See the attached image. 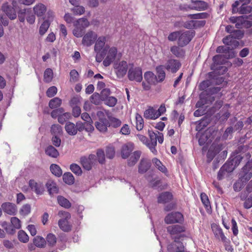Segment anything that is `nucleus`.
I'll return each mask as SVG.
<instances>
[{"label": "nucleus", "instance_id": "28", "mask_svg": "<svg viewBox=\"0 0 252 252\" xmlns=\"http://www.w3.org/2000/svg\"><path fill=\"white\" fill-rule=\"evenodd\" d=\"M90 25V22L86 18H82L74 22V26H77L85 30Z\"/></svg>", "mask_w": 252, "mask_h": 252}, {"label": "nucleus", "instance_id": "49", "mask_svg": "<svg viewBox=\"0 0 252 252\" xmlns=\"http://www.w3.org/2000/svg\"><path fill=\"white\" fill-rule=\"evenodd\" d=\"M46 239L48 245L51 247L55 246L57 242L56 237L52 233L48 234Z\"/></svg>", "mask_w": 252, "mask_h": 252}, {"label": "nucleus", "instance_id": "43", "mask_svg": "<svg viewBox=\"0 0 252 252\" xmlns=\"http://www.w3.org/2000/svg\"><path fill=\"white\" fill-rule=\"evenodd\" d=\"M53 77V72L51 68H47L44 73V80L45 82H50Z\"/></svg>", "mask_w": 252, "mask_h": 252}, {"label": "nucleus", "instance_id": "1", "mask_svg": "<svg viewBox=\"0 0 252 252\" xmlns=\"http://www.w3.org/2000/svg\"><path fill=\"white\" fill-rule=\"evenodd\" d=\"M208 14L206 12L199 13L193 14H189L188 17L191 20L187 21L184 23V27L188 29H196L203 27L205 24V20H196L197 19H205Z\"/></svg>", "mask_w": 252, "mask_h": 252}, {"label": "nucleus", "instance_id": "58", "mask_svg": "<svg viewBox=\"0 0 252 252\" xmlns=\"http://www.w3.org/2000/svg\"><path fill=\"white\" fill-rule=\"evenodd\" d=\"M70 169L72 172L77 175H80L82 174V170L80 167L75 163L71 164L70 166Z\"/></svg>", "mask_w": 252, "mask_h": 252}, {"label": "nucleus", "instance_id": "29", "mask_svg": "<svg viewBox=\"0 0 252 252\" xmlns=\"http://www.w3.org/2000/svg\"><path fill=\"white\" fill-rule=\"evenodd\" d=\"M65 129L70 135H75L77 133V128L74 124L68 122L65 124Z\"/></svg>", "mask_w": 252, "mask_h": 252}, {"label": "nucleus", "instance_id": "53", "mask_svg": "<svg viewBox=\"0 0 252 252\" xmlns=\"http://www.w3.org/2000/svg\"><path fill=\"white\" fill-rule=\"evenodd\" d=\"M103 101L106 105L109 107H114L117 102V99L114 96H109Z\"/></svg>", "mask_w": 252, "mask_h": 252}, {"label": "nucleus", "instance_id": "55", "mask_svg": "<svg viewBox=\"0 0 252 252\" xmlns=\"http://www.w3.org/2000/svg\"><path fill=\"white\" fill-rule=\"evenodd\" d=\"M70 82H76L78 80L79 73L75 69H72L70 71Z\"/></svg>", "mask_w": 252, "mask_h": 252}, {"label": "nucleus", "instance_id": "4", "mask_svg": "<svg viewBox=\"0 0 252 252\" xmlns=\"http://www.w3.org/2000/svg\"><path fill=\"white\" fill-rule=\"evenodd\" d=\"M127 77L130 81L141 82L143 79L141 68L139 67H131L128 71Z\"/></svg>", "mask_w": 252, "mask_h": 252}, {"label": "nucleus", "instance_id": "23", "mask_svg": "<svg viewBox=\"0 0 252 252\" xmlns=\"http://www.w3.org/2000/svg\"><path fill=\"white\" fill-rule=\"evenodd\" d=\"M33 10L34 14L37 17H41L45 14L46 11V7L44 4L39 3L33 7Z\"/></svg>", "mask_w": 252, "mask_h": 252}, {"label": "nucleus", "instance_id": "22", "mask_svg": "<svg viewBox=\"0 0 252 252\" xmlns=\"http://www.w3.org/2000/svg\"><path fill=\"white\" fill-rule=\"evenodd\" d=\"M173 195L168 191L162 192L159 194L158 198V202L159 203H166L171 200Z\"/></svg>", "mask_w": 252, "mask_h": 252}, {"label": "nucleus", "instance_id": "40", "mask_svg": "<svg viewBox=\"0 0 252 252\" xmlns=\"http://www.w3.org/2000/svg\"><path fill=\"white\" fill-rule=\"evenodd\" d=\"M50 169L52 174L55 175L56 176L60 177L62 175V170L58 165L52 164L50 165Z\"/></svg>", "mask_w": 252, "mask_h": 252}, {"label": "nucleus", "instance_id": "11", "mask_svg": "<svg viewBox=\"0 0 252 252\" xmlns=\"http://www.w3.org/2000/svg\"><path fill=\"white\" fill-rule=\"evenodd\" d=\"M181 63L177 60L169 59L165 63L164 67L169 72L176 73L181 67Z\"/></svg>", "mask_w": 252, "mask_h": 252}, {"label": "nucleus", "instance_id": "41", "mask_svg": "<svg viewBox=\"0 0 252 252\" xmlns=\"http://www.w3.org/2000/svg\"><path fill=\"white\" fill-rule=\"evenodd\" d=\"M62 99L59 97H55L50 100L49 106L51 109L57 108L60 107L62 104Z\"/></svg>", "mask_w": 252, "mask_h": 252}, {"label": "nucleus", "instance_id": "27", "mask_svg": "<svg viewBox=\"0 0 252 252\" xmlns=\"http://www.w3.org/2000/svg\"><path fill=\"white\" fill-rule=\"evenodd\" d=\"M141 155V152L140 151H136L134 152L133 154L128 160V165L129 166H132L135 165L138 160L139 159Z\"/></svg>", "mask_w": 252, "mask_h": 252}, {"label": "nucleus", "instance_id": "26", "mask_svg": "<svg viewBox=\"0 0 252 252\" xmlns=\"http://www.w3.org/2000/svg\"><path fill=\"white\" fill-rule=\"evenodd\" d=\"M45 154L53 158H57L59 156V152L53 146L49 145L45 149Z\"/></svg>", "mask_w": 252, "mask_h": 252}, {"label": "nucleus", "instance_id": "37", "mask_svg": "<svg viewBox=\"0 0 252 252\" xmlns=\"http://www.w3.org/2000/svg\"><path fill=\"white\" fill-rule=\"evenodd\" d=\"M200 198L202 203L208 212H210L211 207L207 195L205 193H201Z\"/></svg>", "mask_w": 252, "mask_h": 252}, {"label": "nucleus", "instance_id": "60", "mask_svg": "<svg viewBox=\"0 0 252 252\" xmlns=\"http://www.w3.org/2000/svg\"><path fill=\"white\" fill-rule=\"evenodd\" d=\"M97 158L100 163H103L105 161V154L104 151L101 149L97 151L96 158Z\"/></svg>", "mask_w": 252, "mask_h": 252}, {"label": "nucleus", "instance_id": "20", "mask_svg": "<svg viewBox=\"0 0 252 252\" xmlns=\"http://www.w3.org/2000/svg\"><path fill=\"white\" fill-rule=\"evenodd\" d=\"M192 3V9L197 11L205 10L208 8V4L207 2L202 0H191Z\"/></svg>", "mask_w": 252, "mask_h": 252}, {"label": "nucleus", "instance_id": "13", "mask_svg": "<svg viewBox=\"0 0 252 252\" xmlns=\"http://www.w3.org/2000/svg\"><path fill=\"white\" fill-rule=\"evenodd\" d=\"M96 159V156L90 155L88 157H83L80 159L81 163L83 167L87 170H90L92 168V165Z\"/></svg>", "mask_w": 252, "mask_h": 252}, {"label": "nucleus", "instance_id": "54", "mask_svg": "<svg viewBox=\"0 0 252 252\" xmlns=\"http://www.w3.org/2000/svg\"><path fill=\"white\" fill-rule=\"evenodd\" d=\"M18 239L23 243H27L29 241V236L23 230H20L18 234Z\"/></svg>", "mask_w": 252, "mask_h": 252}, {"label": "nucleus", "instance_id": "24", "mask_svg": "<svg viewBox=\"0 0 252 252\" xmlns=\"http://www.w3.org/2000/svg\"><path fill=\"white\" fill-rule=\"evenodd\" d=\"M144 116L146 119L149 120H155L158 118L156 110L152 107H149L145 111Z\"/></svg>", "mask_w": 252, "mask_h": 252}, {"label": "nucleus", "instance_id": "17", "mask_svg": "<svg viewBox=\"0 0 252 252\" xmlns=\"http://www.w3.org/2000/svg\"><path fill=\"white\" fill-rule=\"evenodd\" d=\"M148 134L150 138L149 141L151 146V152L155 155H156L158 154L157 150L156 149V146L157 145V134L151 130H148Z\"/></svg>", "mask_w": 252, "mask_h": 252}, {"label": "nucleus", "instance_id": "34", "mask_svg": "<svg viewBox=\"0 0 252 252\" xmlns=\"http://www.w3.org/2000/svg\"><path fill=\"white\" fill-rule=\"evenodd\" d=\"M57 200L59 204L64 208L68 209L70 208L71 206L69 201L63 196H58Z\"/></svg>", "mask_w": 252, "mask_h": 252}, {"label": "nucleus", "instance_id": "30", "mask_svg": "<svg viewBox=\"0 0 252 252\" xmlns=\"http://www.w3.org/2000/svg\"><path fill=\"white\" fill-rule=\"evenodd\" d=\"M144 79L149 83L155 85L157 82V76L151 71H147L144 73Z\"/></svg>", "mask_w": 252, "mask_h": 252}, {"label": "nucleus", "instance_id": "6", "mask_svg": "<svg viewBox=\"0 0 252 252\" xmlns=\"http://www.w3.org/2000/svg\"><path fill=\"white\" fill-rule=\"evenodd\" d=\"M184 220L183 214L179 212L169 213L164 218V221L166 224L182 223Z\"/></svg>", "mask_w": 252, "mask_h": 252}, {"label": "nucleus", "instance_id": "36", "mask_svg": "<svg viewBox=\"0 0 252 252\" xmlns=\"http://www.w3.org/2000/svg\"><path fill=\"white\" fill-rule=\"evenodd\" d=\"M244 19V16H232L229 18V20L231 23H235V27L236 28L240 29L242 27V22Z\"/></svg>", "mask_w": 252, "mask_h": 252}, {"label": "nucleus", "instance_id": "57", "mask_svg": "<svg viewBox=\"0 0 252 252\" xmlns=\"http://www.w3.org/2000/svg\"><path fill=\"white\" fill-rule=\"evenodd\" d=\"M137 136L138 139L142 142V143L145 145L151 151V146L150 144L149 140L148 139L147 137L142 134H137Z\"/></svg>", "mask_w": 252, "mask_h": 252}, {"label": "nucleus", "instance_id": "2", "mask_svg": "<svg viewBox=\"0 0 252 252\" xmlns=\"http://www.w3.org/2000/svg\"><path fill=\"white\" fill-rule=\"evenodd\" d=\"M110 114L108 110L99 111L97 112L96 115L98 118V121L95 122V126L100 132H106L108 127L110 126L108 120L106 118V116Z\"/></svg>", "mask_w": 252, "mask_h": 252}, {"label": "nucleus", "instance_id": "51", "mask_svg": "<svg viewBox=\"0 0 252 252\" xmlns=\"http://www.w3.org/2000/svg\"><path fill=\"white\" fill-rule=\"evenodd\" d=\"M71 114L68 112L64 113V112L59 116L58 122L61 124H64L67 120L71 118Z\"/></svg>", "mask_w": 252, "mask_h": 252}, {"label": "nucleus", "instance_id": "35", "mask_svg": "<svg viewBox=\"0 0 252 252\" xmlns=\"http://www.w3.org/2000/svg\"><path fill=\"white\" fill-rule=\"evenodd\" d=\"M46 186L50 194L57 193L58 192V188L54 182L48 181L46 183Z\"/></svg>", "mask_w": 252, "mask_h": 252}, {"label": "nucleus", "instance_id": "32", "mask_svg": "<svg viewBox=\"0 0 252 252\" xmlns=\"http://www.w3.org/2000/svg\"><path fill=\"white\" fill-rule=\"evenodd\" d=\"M58 224L60 228L64 232H68L71 230V226L69 224L68 220L61 219L59 220Z\"/></svg>", "mask_w": 252, "mask_h": 252}, {"label": "nucleus", "instance_id": "12", "mask_svg": "<svg viewBox=\"0 0 252 252\" xmlns=\"http://www.w3.org/2000/svg\"><path fill=\"white\" fill-rule=\"evenodd\" d=\"M106 58L104 59L103 64L105 66H108L115 59L118 52L117 48L112 47L109 48Z\"/></svg>", "mask_w": 252, "mask_h": 252}, {"label": "nucleus", "instance_id": "63", "mask_svg": "<svg viewBox=\"0 0 252 252\" xmlns=\"http://www.w3.org/2000/svg\"><path fill=\"white\" fill-rule=\"evenodd\" d=\"M75 28L73 30V35L77 37H82L84 34V30L77 26H74Z\"/></svg>", "mask_w": 252, "mask_h": 252}, {"label": "nucleus", "instance_id": "59", "mask_svg": "<svg viewBox=\"0 0 252 252\" xmlns=\"http://www.w3.org/2000/svg\"><path fill=\"white\" fill-rule=\"evenodd\" d=\"M115 154V149L112 146L107 147L106 149V156L107 158L112 159Z\"/></svg>", "mask_w": 252, "mask_h": 252}, {"label": "nucleus", "instance_id": "64", "mask_svg": "<svg viewBox=\"0 0 252 252\" xmlns=\"http://www.w3.org/2000/svg\"><path fill=\"white\" fill-rule=\"evenodd\" d=\"M231 158L230 161L235 166V168L238 166L243 159V157L241 155H237L234 158L231 157Z\"/></svg>", "mask_w": 252, "mask_h": 252}, {"label": "nucleus", "instance_id": "47", "mask_svg": "<svg viewBox=\"0 0 252 252\" xmlns=\"http://www.w3.org/2000/svg\"><path fill=\"white\" fill-rule=\"evenodd\" d=\"M252 10V7L248 5L247 4L243 3L239 8V13L241 14H247L250 13Z\"/></svg>", "mask_w": 252, "mask_h": 252}, {"label": "nucleus", "instance_id": "5", "mask_svg": "<svg viewBox=\"0 0 252 252\" xmlns=\"http://www.w3.org/2000/svg\"><path fill=\"white\" fill-rule=\"evenodd\" d=\"M252 168V161H249L239 173V179L243 183L247 182L252 177V173L250 172Z\"/></svg>", "mask_w": 252, "mask_h": 252}, {"label": "nucleus", "instance_id": "61", "mask_svg": "<svg viewBox=\"0 0 252 252\" xmlns=\"http://www.w3.org/2000/svg\"><path fill=\"white\" fill-rule=\"evenodd\" d=\"M31 206L29 204H25L21 208L20 213L22 215L26 216L31 212Z\"/></svg>", "mask_w": 252, "mask_h": 252}, {"label": "nucleus", "instance_id": "8", "mask_svg": "<svg viewBox=\"0 0 252 252\" xmlns=\"http://www.w3.org/2000/svg\"><path fill=\"white\" fill-rule=\"evenodd\" d=\"M226 59L225 56L222 55H217L215 56L213 58V64L212 65V69L214 70H221L222 69L223 72L227 71V69L226 67L223 66H220V65L223 64L225 62Z\"/></svg>", "mask_w": 252, "mask_h": 252}, {"label": "nucleus", "instance_id": "56", "mask_svg": "<svg viewBox=\"0 0 252 252\" xmlns=\"http://www.w3.org/2000/svg\"><path fill=\"white\" fill-rule=\"evenodd\" d=\"M11 225L15 229H20L21 227V221L19 219L16 217H12L11 218Z\"/></svg>", "mask_w": 252, "mask_h": 252}, {"label": "nucleus", "instance_id": "44", "mask_svg": "<svg viewBox=\"0 0 252 252\" xmlns=\"http://www.w3.org/2000/svg\"><path fill=\"white\" fill-rule=\"evenodd\" d=\"M107 117L110 126L114 127H118L121 126L122 122L119 119L111 116L110 114L107 116Z\"/></svg>", "mask_w": 252, "mask_h": 252}, {"label": "nucleus", "instance_id": "18", "mask_svg": "<svg viewBox=\"0 0 252 252\" xmlns=\"http://www.w3.org/2000/svg\"><path fill=\"white\" fill-rule=\"evenodd\" d=\"M134 149V144L128 142L124 144L121 149V156L123 158H127Z\"/></svg>", "mask_w": 252, "mask_h": 252}, {"label": "nucleus", "instance_id": "62", "mask_svg": "<svg viewBox=\"0 0 252 252\" xmlns=\"http://www.w3.org/2000/svg\"><path fill=\"white\" fill-rule=\"evenodd\" d=\"M2 226L8 233L13 234L15 232V229L14 227L12 225H8L5 221L2 223Z\"/></svg>", "mask_w": 252, "mask_h": 252}, {"label": "nucleus", "instance_id": "31", "mask_svg": "<svg viewBox=\"0 0 252 252\" xmlns=\"http://www.w3.org/2000/svg\"><path fill=\"white\" fill-rule=\"evenodd\" d=\"M170 51L171 53L177 58H182L185 55V51L181 48L179 46H173L171 47Z\"/></svg>", "mask_w": 252, "mask_h": 252}, {"label": "nucleus", "instance_id": "39", "mask_svg": "<svg viewBox=\"0 0 252 252\" xmlns=\"http://www.w3.org/2000/svg\"><path fill=\"white\" fill-rule=\"evenodd\" d=\"M222 42L225 45H238V42L234 39L232 34L228 35L223 38Z\"/></svg>", "mask_w": 252, "mask_h": 252}, {"label": "nucleus", "instance_id": "19", "mask_svg": "<svg viewBox=\"0 0 252 252\" xmlns=\"http://www.w3.org/2000/svg\"><path fill=\"white\" fill-rule=\"evenodd\" d=\"M1 208L4 212L10 215H15L17 212L16 205L10 202L2 203Z\"/></svg>", "mask_w": 252, "mask_h": 252}, {"label": "nucleus", "instance_id": "15", "mask_svg": "<svg viewBox=\"0 0 252 252\" xmlns=\"http://www.w3.org/2000/svg\"><path fill=\"white\" fill-rule=\"evenodd\" d=\"M216 52L218 53H223V55L225 56L227 59L233 58L235 56V51L229 47L220 46L217 48Z\"/></svg>", "mask_w": 252, "mask_h": 252}, {"label": "nucleus", "instance_id": "14", "mask_svg": "<svg viewBox=\"0 0 252 252\" xmlns=\"http://www.w3.org/2000/svg\"><path fill=\"white\" fill-rule=\"evenodd\" d=\"M29 185L31 189L37 195L43 194L44 191V187L42 183L37 182L34 180H30L29 182Z\"/></svg>", "mask_w": 252, "mask_h": 252}, {"label": "nucleus", "instance_id": "10", "mask_svg": "<svg viewBox=\"0 0 252 252\" xmlns=\"http://www.w3.org/2000/svg\"><path fill=\"white\" fill-rule=\"evenodd\" d=\"M106 41V37L104 36H99L96 39L94 47V50L95 53H99L103 50L105 52H107L109 46L108 45H105Z\"/></svg>", "mask_w": 252, "mask_h": 252}, {"label": "nucleus", "instance_id": "9", "mask_svg": "<svg viewBox=\"0 0 252 252\" xmlns=\"http://www.w3.org/2000/svg\"><path fill=\"white\" fill-rule=\"evenodd\" d=\"M97 38V34L92 31H89L83 36L82 44L86 46L89 47L93 45Z\"/></svg>", "mask_w": 252, "mask_h": 252}, {"label": "nucleus", "instance_id": "25", "mask_svg": "<svg viewBox=\"0 0 252 252\" xmlns=\"http://www.w3.org/2000/svg\"><path fill=\"white\" fill-rule=\"evenodd\" d=\"M163 65H158L156 67V70L157 72V82H162L165 78V72L164 71Z\"/></svg>", "mask_w": 252, "mask_h": 252}, {"label": "nucleus", "instance_id": "33", "mask_svg": "<svg viewBox=\"0 0 252 252\" xmlns=\"http://www.w3.org/2000/svg\"><path fill=\"white\" fill-rule=\"evenodd\" d=\"M152 162L155 166L161 172L166 174L168 172L166 167L162 164L161 162L157 158H154Z\"/></svg>", "mask_w": 252, "mask_h": 252}, {"label": "nucleus", "instance_id": "21", "mask_svg": "<svg viewBox=\"0 0 252 252\" xmlns=\"http://www.w3.org/2000/svg\"><path fill=\"white\" fill-rule=\"evenodd\" d=\"M151 164L149 160L146 159H142L138 165V172L143 174L146 172L151 167Z\"/></svg>", "mask_w": 252, "mask_h": 252}, {"label": "nucleus", "instance_id": "3", "mask_svg": "<svg viewBox=\"0 0 252 252\" xmlns=\"http://www.w3.org/2000/svg\"><path fill=\"white\" fill-rule=\"evenodd\" d=\"M194 35V32L190 31H180V35L178 40V45L180 47L185 46L190 41Z\"/></svg>", "mask_w": 252, "mask_h": 252}, {"label": "nucleus", "instance_id": "50", "mask_svg": "<svg viewBox=\"0 0 252 252\" xmlns=\"http://www.w3.org/2000/svg\"><path fill=\"white\" fill-rule=\"evenodd\" d=\"M71 11L75 15H81L85 12V8L83 6L76 5L71 9Z\"/></svg>", "mask_w": 252, "mask_h": 252}, {"label": "nucleus", "instance_id": "45", "mask_svg": "<svg viewBox=\"0 0 252 252\" xmlns=\"http://www.w3.org/2000/svg\"><path fill=\"white\" fill-rule=\"evenodd\" d=\"M135 119L136 129L138 130H142L144 126V121L142 116L139 114H136Z\"/></svg>", "mask_w": 252, "mask_h": 252}, {"label": "nucleus", "instance_id": "42", "mask_svg": "<svg viewBox=\"0 0 252 252\" xmlns=\"http://www.w3.org/2000/svg\"><path fill=\"white\" fill-rule=\"evenodd\" d=\"M63 181L68 185H72L74 183V178L70 172L65 173L63 176Z\"/></svg>", "mask_w": 252, "mask_h": 252}, {"label": "nucleus", "instance_id": "7", "mask_svg": "<svg viewBox=\"0 0 252 252\" xmlns=\"http://www.w3.org/2000/svg\"><path fill=\"white\" fill-rule=\"evenodd\" d=\"M127 69L128 65L126 61L117 62L114 64V69L119 78L123 77L126 74Z\"/></svg>", "mask_w": 252, "mask_h": 252}, {"label": "nucleus", "instance_id": "52", "mask_svg": "<svg viewBox=\"0 0 252 252\" xmlns=\"http://www.w3.org/2000/svg\"><path fill=\"white\" fill-rule=\"evenodd\" d=\"M50 26L49 22L48 20H45L39 28V33L41 35H44L47 31Z\"/></svg>", "mask_w": 252, "mask_h": 252}, {"label": "nucleus", "instance_id": "38", "mask_svg": "<svg viewBox=\"0 0 252 252\" xmlns=\"http://www.w3.org/2000/svg\"><path fill=\"white\" fill-rule=\"evenodd\" d=\"M33 244L37 247L42 248L46 245L45 240L42 237L37 236L33 240Z\"/></svg>", "mask_w": 252, "mask_h": 252}, {"label": "nucleus", "instance_id": "46", "mask_svg": "<svg viewBox=\"0 0 252 252\" xmlns=\"http://www.w3.org/2000/svg\"><path fill=\"white\" fill-rule=\"evenodd\" d=\"M92 103L95 105H98L100 103L101 101H102L101 97L97 93H94L91 96L90 98Z\"/></svg>", "mask_w": 252, "mask_h": 252}, {"label": "nucleus", "instance_id": "48", "mask_svg": "<svg viewBox=\"0 0 252 252\" xmlns=\"http://www.w3.org/2000/svg\"><path fill=\"white\" fill-rule=\"evenodd\" d=\"M62 131V127L58 124L53 125L51 127V132L54 135H60Z\"/></svg>", "mask_w": 252, "mask_h": 252}, {"label": "nucleus", "instance_id": "16", "mask_svg": "<svg viewBox=\"0 0 252 252\" xmlns=\"http://www.w3.org/2000/svg\"><path fill=\"white\" fill-rule=\"evenodd\" d=\"M2 10L11 20L16 19L17 17L16 9L9 5L7 2L3 4Z\"/></svg>", "mask_w": 252, "mask_h": 252}]
</instances>
